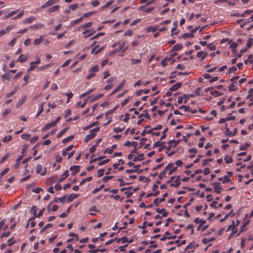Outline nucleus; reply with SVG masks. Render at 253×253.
<instances>
[{
    "mask_svg": "<svg viewBox=\"0 0 253 253\" xmlns=\"http://www.w3.org/2000/svg\"><path fill=\"white\" fill-rule=\"evenodd\" d=\"M177 167L173 166V163H169L164 169L159 174V177L160 179H162L165 177V174L169 170L168 174L171 175L173 172L176 171Z\"/></svg>",
    "mask_w": 253,
    "mask_h": 253,
    "instance_id": "nucleus-1",
    "label": "nucleus"
},
{
    "mask_svg": "<svg viewBox=\"0 0 253 253\" xmlns=\"http://www.w3.org/2000/svg\"><path fill=\"white\" fill-rule=\"evenodd\" d=\"M99 130V127H95L89 130V134H87L84 139L85 142L93 139L96 136V133Z\"/></svg>",
    "mask_w": 253,
    "mask_h": 253,
    "instance_id": "nucleus-2",
    "label": "nucleus"
},
{
    "mask_svg": "<svg viewBox=\"0 0 253 253\" xmlns=\"http://www.w3.org/2000/svg\"><path fill=\"white\" fill-rule=\"evenodd\" d=\"M41 62L40 57L37 56V60L36 61L32 62L30 64V67L28 69L27 71L30 72L37 67L38 65L40 64Z\"/></svg>",
    "mask_w": 253,
    "mask_h": 253,
    "instance_id": "nucleus-3",
    "label": "nucleus"
},
{
    "mask_svg": "<svg viewBox=\"0 0 253 253\" xmlns=\"http://www.w3.org/2000/svg\"><path fill=\"white\" fill-rule=\"evenodd\" d=\"M180 141H181V140H172L169 141L168 143L169 146L167 147H166L167 151H170L172 147L173 148H175L177 146V144L180 142Z\"/></svg>",
    "mask_w": 253,
    "mask_h": 253,
    "instance_id": "nucleus-4",
    "label": "nucleus"
},
{
    "mask_svg": "<svg viewBox=\"0 0 253 253\" xmlns=\"http://www.w3.org/2000/svg\"><path fill=\"white\" fill-rule=\"evenodd\" d=\"M36 172L40 173L41 175H44L46 172V169L43 168L41 165L38 164L36 166Z\"/></svg>",
    "mask_w": 253,
    "mask_h": 253,
    "instance_id": "nucleus-5",
    "label": "nucleus"
},
{
    "mask_svg": "<svg viewBox=\"0 0 253 253\" xmlns=\"http://www.w3.org/2000/svg\"><path fill=\"white\" fill-rule=\"evenodd\" d=\"M126 48H116L114 50L111 52L110 54H118L119 56H123L126 51Z\"/></svg>",
    "mask_w": 253,
    "mask_h": 253,
    "instance_id": "nucleus-6",
    "label": "nucleus"
},
{
    "mask_svg": "<svg viewBox=\"0 0 253 253\" xmlns=\"http://www.w3.org/2000/svg\"><path fill=\"white\" fill-rule=\"evenodd\" d=\"M126 81L123 80L117 87L116 89H115L110 94V95H112L117 92H118L122 88L124 87V86L126 84Z\"/></svg>",
    "mask_w": 253,
    "mask_h": 253,
    "instance_id": "nucleus-7",
    "label": "nucleus"
},
{
    "mask_svg": "<svg viewBox=\"0 0 253 253\" xmlns=\"http://www.w3.org/2000/svg\"><path fill=\"white\" fill-rule=\"evenodd\" d=\"M80 166H72L70 167V170L71 171V175H75L80 171Z\"/></svg>",
    "mask_w": 253,
    "mask_h": 253,
    "instance_id": "nucleus-8",
    "label": "nucleus"
},
{
    "mask_svg": "<svg viewBox=\"0 0 253 253\" xmlns=\"http://www.w3.org/2000/svg\"><path fill=\"white\" fill-rule=\"evenodd\" d=\"M57 2L58 0H49L45 2L43 4H42L41 6V8H44L45 7H49L52 5L54 3H57Z\"/></svg>",
    "mask_w": 253,
    "mask_h": 253,
    "instance_id": "nucleus-9",
    "label": "nucleus"
},
{
    "mask_svg": "<svg viewBox=\"0 0 253 253\" xmlns=\"http://www.w3.org/2000/svg\"><path fill=\"white\" fill-rule=\"evenodd\" d=\"M214 186V191L216 193L220 194L221 192V187L219 182H214L212 184Z\"/></svg>",
    "mask_w": 253,
    "mask_h": 253,
    "instance_id": "nucleus-10",
    "label": "nucleus"
},
{
    "mask_svg": "<svg viewBox=\"0 0 253 253\" xmlns=\"http://www.w3.org/2000/svg\"><path fill=\"white\" fill-rule=\"evenodd\" d=\"M230 230H231L232 231V235L235 234L237 231V229L236 228V226L235 225V223H234V221L233 222V224L232 225H229L227 228V231H229Z\"/></svg>",
    "mask_w": 253,
    "mask_h": 253,
    "instance_id": "nucleus-11",
    "label": "nucleus"
},
{
    "mask_svg": "<svg viewBox=\"0 0 253 253\" xmlns=\"http://www.w3.org/2000/svg\"><path fill=\"white\" fill-rule=\"evenodd\" d=\"M79 194H70L67 198V202H70L73 201L74 199L77 198L79 196Z\"/></svg>",
    "mask_w": 253,
    "mask_h": 253,
    "instance_id": "nucleus-12",
    "label": "nucleus"
},
{
    "mask_svg": "<svg viewBox=\"0 0 253 253\" xmlns=\"http://www.w3.org/2000/svg\"><path fill=\"white\" fill-rule=\"evenodd\" d=\"M69 175V170H67L60 176L58 180L59 182H62L66 178H67Z\"/></svg>",
    "mask_w": 253,
    "mask_h": 253,
    "instance_id": "nucleus-13",
    "label": "nucleus"
},
{
    "mask_svg": "<svg viewBox=\"0 0 253 253\" xmlns=\"http://www.w3.org/2000/svg\"><path fill=\"white\" fill-rule=\"evenodd\" d=\"M182 84L181 83H177L169 88L170 92L174 91L177 90L181 86Z\"/></svg>",
    "mask_w": 253,
    "mask_h": 253,
    "instance_id": "nucleus-14",
    "label": "nucleus"
},
{
    "mask_svg": "<svg viewBox=\"0 0 253 253\" xmlns=\"http://www.w3.org/2000/svg\"><path fill=\"white\" fill-rule=\"evenodd\" d=\"M140 167V165H137L133 166V169H128L126 170V172L127 173H131L137 171L138 169Z\"/></svg>",
    "mask_w": 253,
    "mask_h": 253,
    "instance_id": "nucleus-15",
    "label": "nucleus"
},
{
    "mask_svg": "<svg viewBox=\"0 0 253 253\" xmlns=\"http://www.w3.org/2000/svg\"><path fill=\"white\" fill-rule=\"evenodd\" d=\"M55 124L53 123L52 122L49 123L47 124L42 128V131H45L47 130H48L50 128L52 127L55 126Z\"/></svg>",
    "mask_w": 253,
    "mask_h": 253,
    "instance_id": "nucleus-16",
    "label": "nucleus"
},
{
    "mask_svg": "<svg viewBox=\"0 0 253 253\" xmlns=\"http://www.w3.org/2000/svg\"><path fill=\"white\" fill-rule=\"evenodd\" d=\"M44 36H41L39 37V38H38L34 41V44L35 45H38L40 44L42 42L44 41Z\"/></svg>",
    "mask_w": 253,
    "mask_h": 253,
    "instance_id": "nucleus-17",
    "label": "nucleus"
},
{
    "mask_svg": "<svg viewBox=\"0 0 253 253\" xmlns=\"http://www.w3.org/2000/svg\"><path fill=\"white\" fill-rule=\"evenodd\" d=\"M66 198V196H64L62 197H59V198L55 197L54 199L53 202L58 203V202H60L62 203H64L65 202Z\"/></svg>",
    "mask_w": 253,
    "mask_h": 253,
    "instance_id": "nucleus-18",
    "label": "nucleus"
},
{
    "mask_svg": "<svg viewBox=\"0 0 253 253\" xmlns=\"http://www.w3.org/2000/svg\"><path fill=\"white\" fill-rule=\"evenodd\" d=\"M195 248V244L190 243L186 247L185 250L189 251V252H192Z\"/></svg>",
    "mask_w": 253,
    "mask_h": 253,
    "instance_id": "nucleus-19",
    "label": "nucleus"
},
{
    "mask_svg": "<svg viewBox=\"0 0 253 253\" xmlns=\"http://www.w3.org/2000/svg\"><path fill=\"white\" fill-rule=\"evenodd\" d=\"M28 60V57L23 54L20 55L18 59V61L20 63H24Z\"/></svg>",
    "mask_w": 253,
    "mask_h": 253,
    "instance_id": "nucleus-20",
    "label": "nucleus"
},
{
    "mask_svg": "<svg viewBox=\"0 0 253 253\" xmlns=\"http://www.w3.org/2000/svg\"><path fill=\"white\" fill-rule=\"evenodd\" d=\"M53 63H52L44 65L41 66L40 68H39L38 70L39 71H44L46 69L52 67L53 66Z\"/></svg>",
    "mask_w": 253,
    "mask_h": 253,
    "instance_id": "nucleus-21",
    "label": "nucleus"
},
{
    "mask_svg": "<svg viewBox=\"0 0 253 253\" xmlns=\"http://www.w3.org/2000/svg\"><path fill=\"white\" fill-rule=\"evenodd\" d=\"M194 222L196 223H200L199 228L203 226L206 222L205 220L203 219H200L199 218H196L194 220Z\"/></svg>",
    "mask_w": 253,
    "mask_h": 253,
    "instance_id": "nucleus-22",
    "label": "nucleus"
},
{
    "mask_svg": "<svg viewBox=\"0 0 253 253\" xmlns=\"http://www.w3.org/2000/svg\"><path fill=\"white\" fill-rule=\"evenodd\" d=\"M142 117H144V118H146L147 119H150V115L147 112L146 110H145L143 112V113H141L140 115H139V116H138V118H141Z\"/></svg>",
    "mask_w": 253,
    "mask_h": 253,
    "instance_id": "nucleus-23",
    "label": "nucleus"
},
{
    "mask_svg": "<svg viewBox=\"0 0 253 253\" xmlns=\"http://www.w3.org/2000/svg\"><path fill=\"white\" fill-rule=\"evenodd\" d=\"M180 177L178 176L176 178V179L175 180V183H171L170 184V187H176L178 186L180 184Z\"/></svg>",
    "mask_w": 253,
    "mask_h": 253,
    "instance_id": "nucleus-24",
    "label": "nucleus"
},
{
    "mask_svg": "<svg viewBox=\"0 0 253 253\" xmlns=\"http://www.w3.org/2000/svg\"><path fill=\"white\" fill-rule=\"evenodd\" d=\"M99 66L97 65H95L94 67L90 68L89 70V73H96L99 71Z\"/></svg>",
    "mask_w": 253,
    "mask_h": 253,
    "instance_id": "nucleus-25",
    "label": "nucleus"
},
{
    "mask_svg": "<svg viewBox=\"0 0 253 253\" xmlns=\"http://www.w3.org/2000/svg\"><path fill=\"white\" fill-rule=\"evenodd\" d=\"M158 30V27L157 26H150L148 27L146 29V32H155Z\"/></svg>",
    "mask_w": 253,
    "mask_h": 253,
    "instance_id": "nucleus-26",
    "label": "nucleus"
},
{
    "mask_svg": "<svg viewBox=\"0 0 253 253\" xmlns=\"http://www.w3.org/2000/svg\"><path fill=\"white\" fill-rule=\"evenodd\" d=\"M22 159H23L22 156H20L17 158L16 162L15 163V164H14V168L15 169H17L19 167L20 162L21 160H22Z\"/></svg>",
    "mask_w": 253,
    "mask_h": 253,
    "instance_id": "nucleus-27",
    "label": "nucleus"
},
{
    "mask_svg": "<svg viewBox=\"0 0 253 253\" xmlns=\"http://www.w3.org/2000/svg\"><path fill=\"white\" fill-rule=\"evenodd\" d=\"M235 82H232L228 87L229 90L230 91H236L237 90V87L235 86Z\"/></svg>",
    "mask_w": 253,
    "mask_h": 253,
    "instance_id": "nucleus-28",
    "label": "nucleus"
},
{
    "mask_svg": "<svg viewBox=\"0 0 253 253\" xmlns=\"http://www.w3.org/2000/svg\"><path fill=\"white\" fill-rule=\"evenodd\" d=\"M59 8V6L58 5H54L53 7L50 8L48 10V12L49 13H52L53 12L56 11Z\"/></svg>",
    "mask_w": 253,
    "mask_h": 253,
    "instance_id": "nucleus-29",
    "label": "nucleus"
},
{
    "mask_svg": "<svg viewBox=\"0 0 253 253\" xmlns=\"http://www.w3.org/2000/svg\"><path fill=\"white\" fill-rule=\"evenodd\" d=\"M144 154H140L137 156H135L134 157L133 159V162H136L137 161H140L144 159Z\"/></svg>",
    "mask_w": 253,
    "mask_h": 253,
    "instance_id": "nucleus-30",
    "label": "nucleus"
},
{
    "mask_svg": "<svg viewBox=\"0 0 253 253\" xmlns=\"http://www.w3.org/2000/svg\"><path fill=\"white\" fill-rule=\"evenodd\" d=\"M165 144V142H161L160 141H157L155 142V143L154 144L153 148L157 147H162L163 146H164Z\"/></svg>",
    "mask_w": 253,
    "mask_h": 253,
    "instance_id": "nucleus-31",
    "label": "nucleus"
},
{
    "mask_svg": "<svg viewBox=\"0 0 253 253\" xmlns=\"http://www.w3.org/2000/svg\"><path fill=\"white\" fill-rule=\"evenodd\" d=\"M44 104H45L44 102H42L40 106V109L37 113L36 117L39 116L42 113V112L43 111V106H44Z\"/></svg>",
    "mask_w": 253,
    "mask_h": 253,
    "instance_id": "nucleus-32",
    "label": "nucleus"
},
{
    "mask_svg": "<svg viewBox=\"0 0 253 253\" xmlns=\"http://www.w3.org/2000/svg\"><path fill=\"white\" fill-rule=\"evenodd\" d=\"M224 160H225V162L227 164H230V163H232V162H233L232 158L228 155H227L225 157Z\"/></svg>",
    "mask_w": 253,
    "mask_h": 253,
    "instance_id": "nucleus-33",
    "label": "nucleus"
},
{
    "mask_svg": "<svg viewBox=\"0 0 253 253\" xmlns=\"http://www.w3.org/2000/svg\"><path fill=\"white\" fill-rule=\"evenodd\" d=\"M206 54L203 51H199L197 53V57L198 58H201L202 59H204L206 57Z\"/></svg>",
    "mask_w": 253,
    "mask_h": 253,
    "instance_id": "nucleus-34",
    "label": "nucleus"
},
{
    "mask_svg": "<svg viewBox=\"0 0 253 253\" xmlns=\"http://www.w3.org/2000/svg\"><path fill=\"white\" fill-rule=\"evenodd\" d=\"M68 130L67 127H65L63 128L61 131H60L59 132H58L57 134V137L58 138H60Z\"/></svg>",
    "mask_w": 253,
    "mask_h": 253,
    "instance_id": "nucleus-35",
    "label": "nucleus"
},
{
    "mask_svg": "<svg viewBox=\"0 0 253 253\" xmlns=\"http://www.w3.org/2000/svg\"><path fill=\"white\" fill-rule=\"evenodd\" d=\"M92 179V176H89L83 179L80 183V185H83L86 181H90Z\"/></svg>",
    "mask_w": 253,
    "mask_h": 253,
    "instance_id": "nucleus-36",
    "label": "nucleus"
},
{
    "mask_svg": "<svg viewBox=\"0 0 253 253\" xmlns=\"http://www.w3.org/2000/svg\"><path fill=\"white\" fill-rule=\"evenodd\" d=\"M10 77H11V75H10L9 73L4 74L1 76V78L3 80H7V81H9L10 80Z\"/></svg>",
    "mask_w": 253,
    "mask_h": 253,
    "instance_id": "nucleus-37",
    "label": "nucleus"
},
{
    "mask_svg": "<svg viewBox=\"0 0 253 253\" xmlns=\"http://www.w3.org/2000/svg\"><path fill=\"white\" fill-rule=\"evenodd\" d=\"M35 19V18L34 17L30 16L29 18H26L24 20V22L25 23H30L32 22L33 21H34Z\"/></svg>",
    "mask_w": 253,
    "mask_h": 253,
    "instance_id": "nucleus-38",
    "label": "nucleus"
},
{
    "mask_svg": "<svg viewBox=\"0 0 253 253\" xmlns=\"http://www.w3.org/2000/svg\"><path fill=\"white\" fill-rule=\"evenodd\" d=\"M9 157V154L7 153L5 155H4L2 158L0 160V165L2 164L6 159H7Z\"/></svg>",
    "mask_w": 253,
    "mask_h": 253,
    "instance_id": "nucleus-39",
    "label": "nucleus"
},
{
    "mask_svg": "<svg viewBox=\"0 0 253 253\" xmlns=\"http://www.w3.org/2000/svg\"><path fill=\"white\" fill-rule=\"evenodd\" d=\"M7 242H8L7 245L9 246H11L13 244H14L15 243V241L14 240V237H12L9 238L8 239Z\"/></svg>",
    "mask_w": 253,
    "mask_h": 253,
    "instance_id": "nucleus-40",
    "label": "nucleus"
},
{
    "mask_svg": "<svg viewBox=\"0 0 253 253\" xmlns=\"http://www.w3.org/2000/svg\"><path fill=\"white\" fill-rule=\"evenodd\" d=\"M11 139H12V136L9 135L6 136L5 137H4L2 139V142L4 143H6V142H8L10 141V140H11Z\"/></svg>",
    "mask_w": 253,
    "mask_h": 253,
    "instance_id": "nucleus-41",
    "label": "nucleus"
},
{
    "mask_svg": "<svg viewBox=\"0 0 253 253\" xmlns=\"http://www.w3.org/2000/svg\"><path fill=\"white\" fill-rule=\"evenodd\" d=\"M193 37L194 34L193 33H185L182 35V38L183 39H185L187 38H193Z\"/></svg>",
    "mask_w": 253,
    "mask_h": 253,
    "instance_id": "nucleus-42",
    "label": "nucleus"
},
{
    "mask_svg": "<svg viewBox=\"0 0 253 253\" xmlns=\"http://www.w3.org/2000/svg\"><path fill=\"white\" fill-rule=\"evenodd\" d=\"M113 2H114L113 0L109 1L104 5H103L101 7V9H104L108 8V7H109L113 3Z\"/></svg>",
    "mask_w": 253,
    "mask_h": 253,
    "instance_id": "nucleus-43",
    "label": "nucleus"
},
{
    "mask_svg": "<svg viewBox=\"0 0 253 253\" xmlns=\"http://www.w3.org/2000/svg\"><path fill=\"white\" fill-rule=\"evenodd\" d=\"M74 138L73 135H70L68 137L65 138L63 140V143H65L69 141H71Z\"/></svg>",
    "mask_w": 253,
    "mask_h": 253,
    "instance_id": "nucleus-44",
    "label": "nucleus"
},
{
    "mask_svg": "<svg viewBox=\"0 0 253 253\" xmlns=\"http://www.w3.org/2000/svg\"><path fill=\"white\" fill-rule=\"evenodd\" d=\"M17 12V10L16 11H12L9 13L7 15L5 16L4 17V19H8L10 18V17L13 16L14 14H15Z\"/></svg>",
    "mask_w": 253,
    "mask_h": 253,
    "instance_id": "nucleus-45",
    "label": "nucleus"
},
{
    "mask_svg": "<svg viewBox=\"0 0 253 253\" xmlns=\"http://www.w3.org/2000/svg\"><path fill=\"white\" fill-rule=\"evenodd\" d=\"M113 176H105L102 178V180L104 183H106L109 180L111 179Z\"/></svg>",
    "mask_w": 253,
    "mask_h": 253,
    "instance_id": "nucleus-46",
    "label": "nucleus"
},
{
    "mask_svg": "<svg viewBox=\"0 0 253 253\" xmlns=\"http://www.w3.org/2000/svg\"><path fill=\"white\" fill-rule=\"evenodd\" d=\"M253 45V39L250 38L248 40V42L246 44V47H251V46Z\"/></svg>",
    "mask_w": 253,
    "mask_h": 253,
    "instance_id": "nucleus-47",
    "label": "nucleus"
},
{
    "mask_svg": "<svg viewBox=\"0 0 253 253\" xmlns=\"http://www.w3.org/2000/svg\"><path fill=\"white\" fill-rule=\"evenodd\" d=\"M103 96V94L102 93H100V94H98L97 95H96V96H95L92 99V101H95L98 99H99V98H100L101 97H102V96Z\"/></svg>",
    "mask_w": 253,
    "mask_h": 253,
    "instance_id": "nucleus-48",
    "label": "nucleus"
},
{
    "mask_svg": "<svg viewBox=\"0 0 253 253\" xmlns=\"http://www.w3.org/2000/svg\"><path fill=\"white\" fill-rule=\"evenodd\" d=\"M30 135L27 133H24L21 135V138L24 140H28L30 137Z\"/></svg>",
    "mask_w": 253,
    "mask_h": 253,
    "instance_id": "nucleus-49",
    "label": "nucleus"
},
{
    "mask_svg": "<svg viewBox=\"0 0 253 253\" xmlns=\"http://www.w3.org/2000/svg\"><path fill=\"white\" fill-rule=\"evenodd\" d=\"M37 211V207L35 206H33L32 207V208H31V212L34 214V216L33 217H35V215H36Z\"/></svg>",
    "mask_w": 253,
    "mask_h": 253,
    "instance_id": "nucleus-50",
    "label": "nucleus"
},
{
    "mask_svg": "<svg viewBox=\"0 0 253 253\" xmlns=\"http://www.w3.org/2000/svg\"><path fill=\"white\" fill-rule=\"evenodd\" d=\"M170 235V233L168 231H167L165 232V234L163 235V237L161 238V241H164L166 240V239H168V237H167L166 236Z\"/></svg>",
    "mask_w": 253,
    "mask_h": 253,
    "instance_id": "nucleus-51",
    "label": "nucleus"
},
{
    "mask_svg": "<svg viewBox=\"0 0 253 253\" xmlns=\"http://www.w3.org/2000/svg\"><path fill=\"white\" fill-rule=\"evenodd\" d=\"M109 161H110L109 159H105V160H102V161L99 162L98 163V165L99 166H102V165H103L104 164H106L108 163Z\"/></svg>",
    "mask_w": 253,
    "mask_h": 253,
    "instance_id": "nucleus-52",
    "label": "nucleus"
},
{
    "mask_svg": "<svg viewBox=\"0 0 253 253\" xmlns=\"http://www.w3.org/2000/svg\"><path fill=\"white\" fill-rule=\"evenodd\" d=\"M115 80H116V78L115 77H112L109 78L107 80L106 83L108 84H111V83H113V82H114Z\"/></svg>",
    "mask_w": 253,
    "mask_h": 253,
    "instance_id": "nucleus-53",
    "label": "nucleus"
},
{
    "mask_svg": "<svg viewBox=\"0 0 253 253\" xmlns=\"http://www.w3.org/2000/svg\"><path fill=\"white\" fill-rule=\"evenodd\" d=\"M170 61L169 59H168L167 58L164 59L161 61V64L163 66V67H165L168 65V61Z\"/></svg>",
    "mask_w": 253,
    "mask_h": 253,
    "instance_id": "nucleus-54",
    "label": "nucleus"
},
{
    "mask_svg": "<svg viewBox=\"0 0 253 253\" xmlns=\"http://www.w3.org/2000/svg\"><path fill=\"white\" fill-rule=\"evenodd\" d=\"M66 95L67 96V103H68L70 101V98H71L73 96V94L72 92H70L69 93H67L66 94Z\"/></svg>",
    "mask_w": 253,
    "mask_h": 253,
    "instance_id": "nucleus-55",
    "label": "nucleus"
},
{
    "mask_svg": "<svg viewBox=\"0 0 253 253\" xmlns=\"http://www.w3.org/2000/svg\"><path fill=\"white\" fill-rule=\"evenodd\" d=\"M78 6H79L78 4L75 3V4L70 5L69 6V8L72 10H74L76 9L77 8H78Z\"/></svg>",
    "mask_w": 253,
    "mask_h": 253,
    "instance_id": "nucleus-56",
    "label": "nucleus"
},
{
    "mask_svg": "<svg viewBox=\"0 0 253 253\" xmlns=\"http://www.w3.org/2000/svg\"><path fill=\"white\" fill-rule=\"evenodd\" d=\"M92 25V23L91 22H88V23H86L84 25H83L82 27H83V28L84 29H86V28H88L91 27Z\"/></svg>",
    "mask_w": 253,
    "mask_h": 253,
    "instance_id": "nucleus-57",
    "label": "nucleus"
},
{
    "mask_svg": "<svg viewBox=\"0 0 253 253\" xmlns=\"http://www.w3.org/2000/svg\"><path fill=\"white\" fill-rule=\"evenodd\" d=\"M104 169H99L98 170V171H97V173H98V176L99 177H100L101 176H102L104 174Z\"/></svg>",
    "mask_w": 253,
    "mask_h": 253,
    "instance_id": "nucleus-58",
    "label": "nucleus"
},
{
    "mask_svg": "<svg viewBox=\"0 0 253 253\" xmlns=\"http://www.w3.org/2000/svg\"><path fill=\"white\" fill-rule=\"evenodd\" d=\"M131 63L132 64H136L139 63L141 62V59H131Z\"/></svg>",
    "mask_w": 253,
    "mask_h": 253,
    "instance_id": "nucleus-59",
    "label": "nucleus"
},
{
    "mask_svg": "<svg viewBox=\"0 0 253 253\" xmlns=\"http://www.w3.org/2000/svg\"><path fill=\"white\" fill-rule=\"evenodd\" d=\"M9 168H6L5 169H4L1 172H0V176H2L6 174L8 171H9Z\"/></svg>",
    "mask_w": 253,
    "mask_h": 253,
    "instance_id": "nucleus-60",
    "label": "nucleus"
},
{
    "mask_svg": "<svg viewBox=\"0 0 253 253\" xmlns=\"http://www.w3.org/2000/svg\"><path fill=\"white\" fill-rule=\"evenodd\" d=\"M10 235V231H7L6 232L3 233L0 236V238H2L3 237H8Z\"/></svg>",
    "mask_w": 253,
    "mask_h": 253,
    "instance_id": "nucleus-61",
    "label": "nucleus"
},
{
    "mask_svg": "<svg viewBox=\"0 0 253 253\" xmlns=\"http://www.w3.org/2000/svg\"><path fill=\"white\" fill-rule=\"evenodd\" d=\"M124 130L123 128H121L120 127H116L114 128V131L116 133H119L122 132Z\"/></svg>",
    "mask_w": 253,
    "mask_h": 253,
    "instance_id": "nucleus-62",
    "label": "nucleus"
},
{
    "mask_svg": "<svg viewBox=\"0 0 253 253\" xmlns=\"http://www.w3.org/2000/svg\"><path fill=\"white\" fill-rule=\"evenodd\" d=\"M96 145H93L89 148V152L90 153H93L95 152L96 149Z\"/></svg>",
    "mask_w": 253,
    "mask_h": 253,
    "instance_id": "nucleus-63",
    "label": "nucleus"
},
{
    "mask_svg": "<svg viewBox=\"0 0 253 253\" xmlns=\"http://www.w3.org/2000/svg\"><path fill=\"white\" fill-rule=\"evenodd\" d=\"M248 99H249L252 102L249 104V106H251L253 105V96L252 94L248 95L247 97Z\"/></svg>",
    "mask_w": 253,
    "mask_h": 253,
    "instance_id": "nucleus-64",
    "label": "nucleus"
}]
</instances>
